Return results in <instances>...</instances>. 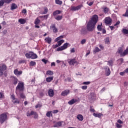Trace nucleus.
<instances>
[{"label":"nucleus","instance_id":"f257e3e1","mask_svg":"<svg viewBox=\"0 0 128 128\" xmlns=\"http://www.w3.org/2000/svg\"><path fill=\"white\" fill-rule=\"evenodd\" d=\"M98 16L96 14L94 15L86 25V28L88 32H92L95 28L96 24L98 22Z\"/></svg>","mask_w":128,"mask_h":128},{"label":"nucleus","instance_id":"f03ea898","mask_svg":"<svg viewBox=\"0 0 128 128\" xmlns=\"http://www.w3.org/2000/svg\"><path fill=\"white\" fill-rule=\"evenodd\" d=\"M24 84L23 82H19L16 87V92L18 96V92H24Z\"/></svg>","mask_w":128,"mask_h":128},{"label":"nucleus","instance_id":"7ed1b4c3","mask_svg":"<svg viewBox=\"0 0 128 128\" xmlns=\"http://www.w3.org/2000/svg\"><path fill=\"white\" fill-rule=\"evenodd\" d=\"M25 56L26 58H32V60H36L38 58V55L34 54L33 52H29L25 54Z\"/></svg>","mask_w":128,"mask_h":128},{"label":"nucleus","instance_id":"20e7f679","mask_svg":"<svg viewBox=\"0 0 128 128\" xmlns=\"http://www.w3.org/2000/svg\"><path fill=\"white\" fill-rule=\"evenodd\" d=\"M8 120V115H6V114L3 113L1 114H0V124H2L6 120Z\"/></svg>","mask_w":128,"mask_h":128},{"label":"nucleus","instance_id":"39448f33","mask_svg":"<svg viewBox=\"0 0 128 128\" xmlns=\"http://www.w3.org/2000/svg\"><path fill=\"white\" fill-rule=\"evenodd\" d=\"M68 46H70V43L66 42L62 46L58 48H57V52H60L64 50H66Z\"/></svg>","mask_w":128,"mask_h":128},{"label":"nucleus","instance_id":"423d86ee","mask_svg":"<svg viewBox=\"0 0 128 128\" xmlns=\"http://www.w3.org/2000/svg\"><path fill=\"white\" fill-rule=\"evenodd\" d=\"M6 66L4 64L0 66V76H4V73L6 70Z\"/></svg>","mask_w":128,"mask_h":128},{"label":"nucleus","instance_id":"0eeeda50","mask_svg":"<svg viewBox=\"0 0 128 128\" xmlns=\"http://www.w3.org/2000/svg\"><path fill=\"white\" fill-rule=\"evenodd\" d=\"M104 22L106 25L110 26L112 22V19L110 17H106L104 18Z\"/></svg>","mask_w":128,"mask_h":128},{"label":"nucleus","instance_id":"6e6552de","mask_svg":"<svg viewBox=\"0 0 128 128\" xmlns=\"http://www.w3.org/2000/svg\"><path fill=\"white\" fill-rule=\"evenodd\" d=\"M11 98L12 100V102L14 104H20V100L16 98V96L14 94L11 95Z\"/></svg>","mask_w":128,"mask_h":128},{"label":"nucleus","instance_id":"1a4fd4ad","mask_svg":"<svg viewBox=\"0 0 128 128\" xmlns=\"http://www.w3.org/2000/svg\"><path fill=\"white\" fill-rule=\"evenodd\" d=\"M12 0H0V8L3 6L4 4H10Z\"/></svg>","mask_w":128,"mask_h":128},{"label":"nucleus","instance_id":"9d476101","mask_svg":"<svg viewBox=\"0 0 128 128\" xmlns=\"http://www.w3.org/2000/svg\"><path fill=\"white\" fill-rule=\"evenodd\" d=\"M117 52L120 54V56H126V54H124V51L122 50V48H118Z\"/></svg>","mask_w":128,"mask_h":128},{"label":"nucleus","instance_id":"9b49d317","mask_svg":"<svg viewBox=\"0 0 128 128\" xmlns=\"http://www.w3.org/2000/svg\"><path fill=\"white\" fill-rule=\"evenodd\" d=\"M50 30H52L53 32L56 34L58 32V30L56 27V24H53L50 26Z\"/></svg>","mask_w":128,"mask_h":128},{"label":"nucleus","instance_id":"f8f14e48","mask_svg":"<svg viewBox=\"0 0 128 128\" xmlns=\"http://www.w3.org/2000/svg\"><path fill=\"white\" fill-rule=\"evenodd\" d=\"M14 75L17 76H20V74H22V71H18V69L14 70Z\"/></svg>","mask_w":128,"mask_h":128},{"label":"nucleus","instance_id":"ddd939ff","mask_svg":"<svg viewBox=\"0 0 128 128\" xmlns=\"http://www.w3.org/2000/svg\"><path fill=\"white\" fill-rule=\"evenodd\" d=\"M48 94L50 98H52L54 96V92L52 89H50L48 91Z\"/></svg>","mask_w":128,"mask_h":128},{"label":"nucleus","instance_id":"4468645a","mask_svg":"<svg viewBox=\"0 0 128 128\" xmlns=\"http://www.w3.org/2000/svg\"><path fill=\"white\" fill-rule=\"evenodd\" d=\"M77 62H76V60L74 58L71 59L68 62V64L70 66H74V64H76Z\"/></svg>","mask_w":128,"mask_h":128},{"label":"nucleus","instance_id":"2eb2a0df","mask_svg":"<svg viewBox=\"0 0 128 128\" xmlns=\"http://www.w3.org/2000/svg\"><path fill=\"white\" fill-rule=\"evenodd\" d=\"M52 38L48 36V37H46L44 38V41L46 42L47 44H52Z\"/></svg>","mask_w":128,"mask_h":128},{"label":"nucleus","instance_id":"dca6fc26","mask_svg":"<svg viewBox=\"0 0 128 128\" xmlns=\"http://www.w3.org/2000/svg\"><path fill=\"white\" fill-rule=\"evenodd\" d=\"M62 122H62V121H60V122H57L54 125V128H60V126H62Z\"/></svg>","mask_w":128,"mask_h":128},{"label":"nucleus","instance_id":"f3484780","mask_svg":"<svg viewBox=\"0 0 128 128\" xmlns=\"http://www.w3.org/2000/svg\"><path fill=\"white\" fill-rule=\"evenodd\" d=\"M68 94H70V90H65L62 92L61 96H68Z\"/></svg>","mask_w":128,"mask_h":128},{"label":"nucleus","instance_id":"a211bd4d","mask_svg":"<svg viewBox=\"0 0 128 128\" xmlns=\"http://www.w3.org/2000/svg\"><path fill=\"white\" fill-rule=\"evenodd\" d=\"M18 80L16 77H13L12 79V82L13 84H14V86L18 84Z\"/></svg>","mask_w":128,"mask_h":128},{"label":"nucleus","instance_id":"6ab92c4d","mask_svg":"<svg viewBox=\"0 0 128 128\" xmlns=\"http://www.w3.org/2000/svg\"><path fill=\"white\" fill-rule=\"evenodd\" d=\"M78 102V100L76 99H74L72 98L71 100L70 101L68 102V104L72 106V104H76Z\"/></svg>","mask_w":128,"mask_h":128},{"label":"nucleus","instance_id":"aec40b11","mask_svg":"<svg viewBox=\"0 0 128 128\" xmlns=\"http://www.w3.org/2000/svg\"><path fill=\"white\" fill-rule=\"evenodd\" d=\"M18 8V5L14 3H12L10 6V10H16Z\"/></svg>","mask_w":128,"mask_h":128},{"label":"nucleus","instance_id":"412c9836","mask_svg":"<svg viewBox=\"0 0 128 128\" xmlns=\"http://www.w3.org/2000/svg\"><path fill=\"white\" fill-rule=\"evenodd\" d=\"M62 10H56L53 12V16H57V14H62Z\"/></svg>","mask_w":128,"mask_h":128},{"label":"nucleus","instance_id":"4be33fe9","mask_svg":"<svg viewBox=\"0 0 128 128\" xmlns=\"http://www.w3.org/2000/svg\"><path fill=\"white\" fill-rule=\"evenodd\" d=\"M76 118H78V120H80V122H82V120H84V116L80 114H79L76 116Z\"/></svg>","mask_w":128,"mask_h":128},{"label":"nucleus","instance_id":"5701e85b","mask_svg":"<svg viewBox=\"0 0 128 128\" xmlns=\"http://www.w3.org/2000/svg\"><path fill=\"white\" fill-rule=\"evenodd\" d=\"M93 116H95V118H102V116L103 114L102 113H98V114H96V113H94L93 114Z\"/></svg>","mask_w":128,"mask_h":128},{"label":"nucleus","instance_id":"b1692460","mask_svg":"<svg viewBox=\"0 0 128 128\" xmlns=\"http://www.w3.org/2000/svg\"><path fill=\"white\" fill-rule=\"evenodd\" d=\"M18 94H20L21 98H26V96H24V91L18 92Z\"/></svg>","mask_w":128,"mask_h":128},{"label":"nucleus","instance_id":"393cba45","mask_svg":"<svg viewBox=\"0 0 128 128\" xmlns=\"http://www.w3.org/2000/svg\"><path fill=\"white\" fill-rule=\"evenodd\" d=\"M81 34H88V30L86 28H84L81 30Z\"/></svg>","mask_w":128,"mask_h":128},{"label":"nucleus","instance_id":"a878e982","mask_svg":"<svg viewBox=\"0 0 128 128\" xmlns=\"http://www.w3.org/2000/svg\"><path fill=\"white\" fill-rule=\"evenodd\" d=\"M26 22V20H24V18H20L18 20V22H20V24H24Z\"/></svg>","mask_w":128,"mask_h":128},{"label":"nucleus","instance_id":"bb28decb","mask_svg":"<svg viewBox=\"0 0 128 128\" xmlns=\"http://www.w3.org/2000/svg\"><path fill=\"white\" fill-rule=\"evenodd\" d=\"M52 80H54V76H50L46 78V82H50Z\"/></svg>","mask_w":128,"mask_h":128},{"label":"nucleus","instance_id":"cd10ccee","mask_svg":"<svg viewBox=\"0 0 128 128\" xmlns=\"http://www.w3.org/2000/svg\"><path fill=\"white\" fill-rule=\"evenodd\" d=\"M91 99L92 100H96V94L94 93H92L91 94Z\"/></svg>","mask_w":128,"mask_h":128},{"label":"nucleus","instance_id":"c85d7f7f","mask_svg":"<svg viewBox=\"0 0 128 128\" xmlns=\"http://www.w3.org/2000/svg\"><path fill=\"white\" fill-rule=\"evenodd\" d=\"M46 76H54V72L52 70H48L46 72Z\"/></svg>","mask_w":128,"mask_h":128},{"label":"nucleus","instance_id":"c756f323","mask_svg":"<svg viewBox=\"0 0 128 128\" xmlns=\"http://www.w3.org/2000/svg\"><path fill=\"white\" fill-rule=\"evenodd\" d=\"M52 111H48L46 112V116H48V118H50V116H52Z\"/></svg>","mask_w":128,"mask_h":128},{"label":"nucleus","instance_id":"7c9ffc66","mask_svg":"<svg viewBox=\"0 0 128 128\" xmlns=\"http://www.w3.org/2000/svg\"><path fill=\"white\" fill-rule=\"evenodd\" d=\"M55 20H62V16H58L55 18Z\"/></svg>","mask_w":128,"mask_h":128},{"label":"nucleus","instance_id":"2f4dec72","mask_svg":"<svg viewBox=\"0 0 128 128\" xmlns=\"http://www.w3.org/2000/svg\"><path fill=\"white\" fill-rule=\"evenodd\" d=\"M122 32L124 34H128V30L126 28H123L122 30Z\"/></svg>","mask_w":128,"mask_h":128},{"label":"nucleus","instance_id":"473e14b6","mask_svg":"<svg viewBox=\"0 0 128 128\" xmlns=\"http://www.w3.org/2000/svg\"><path fill=\"white\" fill-rule=\"evenodd\" d=\"M109 10H110V9H108V8L105 7L103 9V12L105 14H108V12Z\"/></svg>","mask_w":128,"mask_h":128},{"label":"nucleus","instance_id":"72a5a7b5","mask_svg":"<svg viewBox=\"0 0 128 128\" xmlns=\"http://www.w3.org/2000/svg\"><path fill=\"white\" fill-rule=\"evenodd\" d=\"M56 4L61 5L62 4V2L60 0H55Z\"/></svg>","mask_w":128,"mask_h":128},{"label":"nucleus","instance_id":"f704fd0d","mask_svg":"<svg viewBox=\"0 0 128 128\" xmlns=\"http://www.w3.org/2000/svg\"><path fill=\"white\" fill-rule=\"evenodd\" d=\"M40 22V20L38 18H36L34 22V24L38 25Z\"/></svg>","mask_w":128,"mask_h":128},{"label":"nucleus","instance_id":"c9c22d12","mask_svg":"<svg viewBox=\"0 0 128 128\" xmlns=\"http://www.w3.org/2000/svg\"><path fill=\"white\" fill-rule=\"evenodd\" d=\"M2 98H4V92H0V100H2Z\"/></svg>","mask_w":128,"mask_h":128},{"label":"nucleus","instance_id":"e433bc0d","mask_svg":"<svg viewBox=\"0 0 128 128\" xmlns=\"http://www.w3.org/2000/svg\"><path fill=\"white\" fill-rule=\"evenodd\" d=\"M100 50V49L98 48V47H96L95 50H94V54H96V52H98Z\"/></svg>","mask_w":128,"mask_h":128},{"label":"nucleus","instance_id":"4c0bfd02","mask_svg":"<svg viewBox=\"0 0 128 128\" xmlns=\"http://www.w3.org/2000/svg\"><path fill=\"white\" fill-rule=\"evenodd\" d=\"M108 64L110 66H112L114 64V62H112V60H110L108 61Z\"/></svg>","mask_w":128,"mask_h":128},{"label":"nucleus","instance_id":"58836bf2","mask_svg":"<svg viewBox=\"0 0 128 128\" xmlns=\"http://www.w3.org/2000/svg\"><path fill=\"white\" fill-rule=\"evenodd\" d=\"M36 62L31 61L30 63V66H36Z\"/></svg>","mask_w":128,"mask_h":128},{"label":"nucleus","instance_id":"ea45409f","mask_svg":"<svg viewBox=\"0 0 128 128\" xmlns=\"http://www.w3.org/2000/svg\"><path fill=\"white\" fill-rule=\"evenodd\" d=\"M64 40H60V41H58V46H62V44H64Z\"/></svg>","mask_w":128,"mask_h":128},{"label":"nucleus","instance_id":"a19ab883","mask_svg":"<svg viewBox=\"0 0 128 128\" xmlns=\"http://www.w3.org/2000/svg\"><path fill=\"white\" fill-rule=\"evenodd\" d=\"M33 116H34V118L36 119L38 118V113L34 111H33Z\"/></svg>","mask_w":128,"mask_h":128},{"label":"nucleus","instance_id":"79ce46f5","mask_svg":"<svg viewBox=\"0 0 128 128\" xmlns=\"http://www.w3.org/2000/svg\"><path fill=\"white\" fill-rule=\"evenodd\" d=\"M105 44H110V38H106L105 39Z\"/></svg>","mask_w":128,"mask_h":128},{"label":"nucleus","instance_id":"37998d69","mask_svg":"<svg viewBox=\"0 0 128 128\" xmlns=\"http://www.w3.org/2000/svg\"><path fill=\"white\" fill-rule=\"evenodd\" d=\"M34 116V111H31L30 113L29 112H28L26 114V116Z\"/></svg>","mask_w":128,"mask_h":128},{"label":"nucleus","instance_id":"c03bdc74","mask_svg":"<svg viewBox=\"0 0 128 128\" xmlns=\"http://www.w3.org/2000/svg\"><path fill=\"white\" fill-rule=\"evenodd\" d=\"M102 24H101V25H98L97 26V29L98 30L99 32H101V30H102Z\"/></svg>","mask_w":128,"mask_h":128},{"label":"nucleus","instance_id":"a18cd8bd","mask_svg":"<svg viewBox=\"0 0 128 128\" xmlns=\"http://www.w3.org/2000/svg\"><path fill=\"white\" fill-rule=\"evenodd\" d=\"M61 38H64V36H60L59 37H58L56 40L55 42H58V40H60Z\"/></svg>","mask_w":128,"mask_h":128},{"label":"nucleus","instance_id":"49530a36","mask_svg":"<svg viewBox=\"0 0 128 128\" xmlns=\"http://www.w3.org/2000/svg\"><path fill=\"white\" fill-rule=\"evenodd\" d=\"M76 10H80L82 8V4H80L79 6H76Z\"/></svg>","mask_w":128,"mask_h":128},{"label":"nucleus","instance_id":"de8ad7c7","mask_svg":"<svg viewBox=\"0 0 128 128\" xmlns=\"http://www.w3.org/2000/svg\"><path fill=\"white\" fill-rule=\"evenodd\" d=\"M86 42V39H83L80 42L81 44H84Z\"/></svg>","mask_w":128,"mask_h":128},{"label":"nucleus","instance_id":"09e8293b","mask_svg":"<svg viewBox=\"0 0 128 128\" xmlns=\"http://www.w3.org/2000/svg\"><path fill=\"white\" fill-rule=\"evenodd\" d=\"M48 10L46 8H44V14H46L48 13Z\"/></svg>","mask_w":128,"mask_h":128},{"label":"nucleus","instance_id":"8fccbe9b","mask_svg":"<svg viewBox=\"0 0 128 128\" xmlns=\"http://www.w3.org/2000/svg\"><path fill=\"white\" fill-rule=\"evenodd\" d=\"M110 74V68H108V70H106V76H108Z\"/></svg>","mask_w":128,"mask_h":128},{"label":"nucleus","instance_id":"3c124183","mask_svg":"<svg viewBox=\"0 0 128 128\" xmlns=\"http://www.w3.org/2000/svg\"><path fill=\"white\" fill-rule=\"evenodd\" d=\"M122 16H126V18H128V10H126V12L124 14H122Z\"/></svg>","mask_w":128,"mask_h":128},{"label":"nucleus","instance_id":"603ef678","mask_svg":"<svg viewBox=\"0 0 128 128\" xmlns=\"http://www.w3.org/2000/svg\"><path fill=\"white\" fill-rule=\"evenodd\" d=\"M90 111L91 112H94L96 110H94V108H92V106H90Z\"/></svg>","mask_w":128,"mask_h":128},{"label":"nucleus","instance_id":"864d4df0","mask_svg":"<svg viewBox=\"0 0 128 128\" xmlns=\"http://www.w3.org/2000/svg\"><path fill=\"white\" fill-rule=\"evenodd\" d=\"M39 95H40L39 98H42V96H44V92H41L40 93Z\"/></svg>","mask_w":128,"mask_h":128},{"label":"nucleus","instance_id":"5fc2aeb1","mask_svg":"<svg viewBox=\"0 0 128 128\" xmlns=\"http://www.w3.org/2000/svg\"><path fill=\"white\" fill-rule=\"evenodd\" d=\"M116 126L117 128H122V124H118V123H116Z\"/></svg>","mask_w":128,"mask_h":128},{"label":"nucleus","instance_id":"6e6d98bb","mask_svg":"<svg viewBox=\"0 0 128 128\" xmlns=\"http://www.w3.org/2000/svg\"><path fill=\"white\" fill-rule=\"evenodd\" d=\"M71 10H73L74 12H76V10H77L76 7L74 6H72L71 7Z\"/></svg>","mask_w":128,"mask_h":128},{"label":"nucleus","instance_id":"4d7b16f0","mask_svg":"<svg viewBox=\"0 0 128 128\" xmlns=\"http://www.w3.org/2000/svg\"><path fill=\"white\" fill-rule=\"evenodd\" d=\"M124 54H125V56H126V54H128V46L126 48V50H124Z\"/></svg>","mask_w":128,"mask_h":128},{"label":"nucleus","instance_id":"13d9d810","mask_svg":"<svg viewBox=\"0 0 128 128\" xmlns=\"http://www.w3.org/2000/svg\"><path fill=\"white\" fill-rule=\"evenodd\" d=\"M40 18H48V14L47 15H44V16H40Z\"/></svg>","mask_w":128,"mask_h":128},{"label":"nucleus","instance_id":"bf43d9fd","mask_svg":"<svg viewBox=\"0 0 128 128\" xmlns=\"http://www.w3.org/2000/svg\"><path fill=\"white\" fill-rule=\"evenodd\" d=\"M42 105L40 104H38L36 106V108H42Z\"/></svg>","mask_w":128,"mask_h":128},{"label":"nucleus","instance_id":"052dcab7","mask_svg":"<svg viewBox=\"0 0 128 128\" xmlns=\"http://www.w3.org/2000/svg\"><path fill=\"white\" fill-rule=\"evenodd\" d=\"M19 64H24V62H26V60H20V61H19Z\"/></svg>","mask_w":128,"mask_h":128},{"label":"nucleus","instance_id":"680f3d73","mask_svg":"<svg viewBox=\"0 0 128 128\" xmlns=\"http://www.w3.org/2000/svg\"><path fill=\"white\" fill-rule=\"evenodd\" d=\"M70 52L71 54H72L74 52H76V50H74V48H72L70 50Z\"/></svg>","mask_w":128,"mask_h":128},{"label":"nucleus","instance_id":"e2e57ef3","mask_svg":"<svg viewBox=\"0 0 128 128\" xmlns=\"http://www.w3.org/2000/svg\"><path fill=\"white\" fill-rule=\"evenodd\" d=\"M87 4H88V6H92V4H94V2H90V3L88 2H87Z\"/></svg>","mask_w":128,"mask_h":128},{"label":"nucleus","instance_id":"0e129e2a","mask_svg":"<svg viewBox=\"0 0 128 128\" xmlns=\"http://www.w3.org/2000/svg\"><path fill=\"white\" fill-rule=\"evenodd\" d=\"M90 84V82H84L82 83V84Z\"/></svg>","mask_w":128,"mask_h":128},{"label":"nucleus","instance_id":"69168bd1","mask_svg":"<svg viewBox=\"0 0 128 128\" xmlns=\"http://www.w3.org/2000/svg\"><path fill=\"white\" fill-rule=\"evenodd\" d=\"M88 88V86H82V90H86Z\"/></svg>","mask_w":128,"mask_h":128},{"label":"nucleus","instance_id":"338daca9","mask_svg":"<svg viewBox=\"0 0 128 128\" xmlns=\"http://www.w3.org/2000/svg\"><path fill=\"white\" fill-rule=\"evenodd\" d=\"M125 74H126V71L125 70L123 72H120V76H124Z\"/></svg>","mask_w":128,"mask_h":128},{"label":"nucleus","instance_id":"774afa93","mask_svg":"<svg viewBox=\"0 0 128 128\" xmlns=\"http://www.w3.org/2000/svg\"><path fill=\"white\" fill-rule=\"evenodd\" d=\"M58 44H56L55 45L52 46V48H58Z\"/></svg>","mask_w":128,"mask_h":128}]
</instances>
